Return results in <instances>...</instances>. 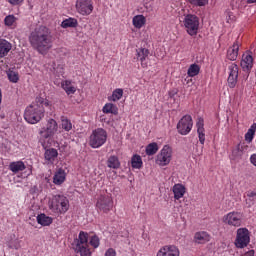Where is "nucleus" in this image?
<instances>
[{"instance_id": "obj_1", "label": "nucleus", "mask_w": 256, "mask_h": 256, "mask_svg": "<svg viewBox=\"0 0 256 256\" xmlns=\"http://www.w3.org/2000/svg\"><path fill=\"white\" fill-rule=\"evenodd\" d=\"M29 43L35 51L40 55H47L50 49L53 47V36L51 31L45 26L36 27L28 37Z\"/></svg>"}, {"instance_id": "obj_2", "label": "nucleus", "mask_w": 256, "mask_h": 256, "mask_svg": "<svg viewBox=\"0 0 256 256\" xmlns=\"http://www.w3.org/2000/svg\"><path fill=\"white\" fill-rule=\"evenodd\" d=\"M52 106L53 104L46 97H36L35 101L25 109V121L30 125H37L45 117V108L51 109Z\"/></svg>"}, {"instance_id": "obj_3", "label": "nucleus", "mask_w": 256, "mask_h": 256, "mask_svg": "<svg viewBox=\"0 0 256 256\" xmlns=\"http://www.w3.org/2000/svg\"><path fill=\"white\" fill-rule=\"evenodd\" d=\"M59 130V124L53 118L47 120L46 127H43L39 131V143L43 149H49L55 143V134Z\"/></svg>"}, {"instance_id": "obj_4", "label": "nucleus", "mask_w": 256, "mask_h": 256, "mask_svg": "<svg viewBox=\"0 0 256 256\" xmlns=\"http://www.w3.org/2000/svg\"><path fill=\"white\" fill-rule=\"evenodd\" d=\"M48 207L55 215H65L69 211V198L65 195L57 194L49 201Z\"/></svg>"}, {"instance_id": "obj_5", "label": "nucleus", "mask_w": 256, "mask_h": 256, "mask_svg": "<svg viewBox=\"0 0 256 256\" xmlns=\"http://www.w3.org/2000/svg\"><path fill=\"white\" fill-rule=\"evenodd\" d=\"M74 251L80 256H91V248L89 247V233L80 231L78 238L74 240Z\"/></svg>"}, {"instance_id": "obj_6", "label": "nucleus", "mask_w": 256, "mask_h": 256, "mask_svg": "<svg viewBox=\"0 0 256 256\" xmlns=\"http://www.w3.org/2000/svg\"><path fill=\"white\" fill-rule=\"evenodd\" d=\"M107 143V130L103 128H96L92 131L89 137V145L92 149H99Z\"/></svg>"}, {"instance_id": "obj_7", "label": "nucleus", "mask_w": 256, "mask_h": 256, "mask_svg": "<svg viewBox=\"0 0 256 256\" xmlns=\"http://www.w3.org/2000/svg\"><path fill=\"white\" fill-rule=\"evenodd\" d=\"M184 28L186 33L190 35V37H195L197 33H199V18L195 14H187L184 16L183 20Z\"/></svg>"}, {"instance_id": "obj_8", "label": "nucleus", "mask_w": 256, "mask_h": 256, "mask_svg": "<svg viewBox=\"0 0 256 256\" xmlns=\"http://www.w3.org/2000/svg\"><path fill=\"white\" fill-rule=\"evenodd\" d=\"M75 9L78 15L89 17L93 13L95 6L93 5V0H76Z\"/></svg>"}, {"instance_id": "obj_9", "label": "nucleus", "mask_w": 256, "mask_h": 256, "mask_svg": "<svg viewBox=\"0 0 256 256\" xmlns=\"http://www.w3.org/2000/svg\"><path fill=\"white\" fill-rule=\"evenodd\" d=\"M224 225H229V227H241L243 225V213L232 211L227 213L222 218Z\"/></svg>"}, {"instance_id": "obj_10", "label": "nucleus", "mask_w": 256, "mask_h": 256, "mask_svg": "<svg viewBox=\"0 0 256 256\" xmlns=\"http://www.w3.org/2000/svg\"><path fill=\"white\" fill-rule=\"evenodd\" d=\"M193 129V117L184 115L177 124V131L180 135H189Z\"/></svg>"}, {"instance_id": "obj_11", "label": "nucleus", "mask_w": 256, "mask_h": 256, "mask_svg": "<svg viewBox=\"0 0 256 256\" xmlns=\"http://www.w3.org/2000/svg\"><path fill=\"white\" fill-rule=\"evenodd\" d=\"M237 81H239V66L236 63H230L228 66V87L235 89L237 87Z\"/></svg>"}, {"instance_id": "obj_12", "label": "nucleus", "mask_w": 256, "mask_h": 256, "mask_svg": "<svg viewBox=\"0 0 256 256\" xmlns=\"http://www.w3.org/2000/svg\"><path fill=\"white\" fill-rule=\"evenodd\" d=\"M96 208L102 213H109L113 209V198L109 195H100L96 202Z\"/></svg>"}, {"instance_id": "obj_13", "label": "nucleus", "mask_w": 256, "mask_h": 256, "mask_svg": "<svg viewBox=\"0 0 256 256\" xmlns=\"http://www.w3.org/2000/svg\"><path fill=\"white\" fill-rule=\"evenodd\" d=\"M250 237H249V230L247 228H239L237 230L235 246L238 249H243L249 245Z\"/></svg>"}, {"instance_id": "obj_14", "label": "nucleus", "mask_w": 256, "mask_h": 256, "mask_svg": "<svg viewBox=\"0 0 256 256\" xmlns=\"http://www.w3.org/2000/svg\"><path fill=\"white\" fill-rule=\"evenodd\" d=\"M181 252L175 245H166L160 248L156 256H180Z\"/></svg>"}, {"instance_id": "obj_15", "label": "nucleus", "mask_w": 256, "mask_h": 256, "mask_svg": "<svg viewBox=\"0 0 256 256\" xmlns=\"http://www.w3.org/2000/svg\"><path fill=\"white\" fill-rule=\"evenodd\" d=\"M240 65L246 73H249L253 69V55H251V52L247 51L242 55Z\"/></svg>"}, {"instance_id": "obj_16", "label": "nucleus", "mask_w": 256, "mask_h": 256, "mask_svg": "<svg viewBox=\"0 0 256 256\" xmlns=\"http://www.w3.org/2000/svg\"><path fill=\"white\" fill-rule=\"evenodd\" d=\"M196 129L198 133L199 142L201 145H205V120L200 117L196 122Z\"/></svg>"}, {"instance_id": "obj_17", "label": "nucleus", "mask_w": 256, "mask_h": 256, "mask_svg": "<svg viewBox=\"0 0 256 256\" xmlns=\"http://www.w3.org/2000/svg\"><path fill=\"white\" fill-rule=\"evenodd\" d=\"M211 241V235L206 231L196 232L194 235V243L198 245H205V243H209Z\"/></svg>"}, {"instance_id": "obj_18", "label": "nucleus", "mask_w": 256, "mask_h": 256, "mask_svg": "<svg viewBox=\"0 0 256 256\" xmlns=\"http://www.w3.org/2000/svg\"><path fill=\"white\" fill-rule=\"evenodd\" d=\"M149 53V49L147 48H138L136 50L137 60L140 61L141 67H143V69L147 68V63L145 61H147Z\"/></svg>"}, {"instance_id": "obj_19", "label": "nucleus", "mask_w": 256, "mask_h": 256, "mask_svg": "<svg viewBox=\"0 0 256 256\" xmlns=\"http://www.w3.org/2000/svg\"><path fill=\"white\" fill-rule=\"evenodd\" d=\"M173 194H174V199L176 201H179V199H183L185 196V193H187V188L183 184H175L172 188Z\"/></svg>"}, {"instance_id": "obj_20", "label": "nucleus", "mask_w": 256, "mask_h": 256, "mask_svg": "<svg viewBox=\"0 0 256 256\" xmlns=\"http://www.w3.org/2000/svg\"><path fill=\"white\" fill-rule=\"evenodd\" d=\"M11 49H13V45L9 41L0 39V59L7 57Z\"/></svg>"}, {"instance_id": "obj_21", "label": "nucleus", "mask_w": 256, "mask_h": 256, "mask_svg": "<svg viewBox=\"0 0 256 256\" xmlns=\"http://www.w3.org/2000/svg\"><path fill=\"white\" fill-rule=\"evenodd\" d=\"M237 57H239V42L236 41L227 51V59L229 61H237Z\"/></svg>"}, {"instance_id": "obj_22", "label": "nucleus", "mask_w": 256, "mask_h": 256, "mask_svg": "<svg viewBox=\"0 0 256 256\" xmlns=\"http://www.w3.org/2000/svg\"><path fill=\"white\" fill-rule=\"evenodd\" d=\"M38 225L42 227H49L53 224V217L47 216L45 213L38 214L36 217Z\"/></svg>"}, {"instance_id": "obj_23", "label": "nucleus", "mask_w": 256, "mask_h": 256, "mask_svg": "<svg viewBox=\"0 0 256 256\" xmlns=\"http://www.w3.org/2000/svg\"><path fill=\"white\" fill-rule=\"evenodd\" d=\"M66 178L67 173H65V170H63V168H60L54 174L53 183L54 185H63V183H65Z\"/></svg>"}, {"instance_id": "obj_24", "label": "nucleus", "mask_w": 256, "mask_h": 256, "mask_svg": "<svg viewBox=\"0 0 256 256\" xmlns=\"http://www.w3.org/2000/svg\"><path fill=\"white\" fill-rule=\"evenodd\" d=\"M173 155V149L169 145H164L160 151V157L162 161H171V156Z\"/></svg>"}, {"instance_id": "obj_25", "label": "nucleus", "mask_w": 256, "mask_h": 256, "mask_svg": "<svg viewBox=\"0 0 256 256\" xmlns=\"http://www.w3.org/2000/svg\"><path fill=\"white\" fill-rule=\"evenodd\" d=\"M44 158L46 161H55L59 156V152L54 148H44Z\"/></svg>"}, {"instance_id": "obj_26", "label": "nucleus", "mask_w": 256, "mask_h": 256, "mask_svg": "<svg viewBox=\"0 0 256 256\" xmlns=\"http://www.w3.org/2000/svg\"><path fill=\"white\" fill-rule=\"evenodd\" d=\"M103 113L111 115H119V108L113 103H106L102 108Z\"/></svg>"}, {"instance_id": "obj_27", "label": "nucleus", "mask_w": 256, "mask_h": 256, "mask_svg": "<svg viewBox=\"0 0 256 256\" xmlns=\"http://www.w3.org/2000/svg\"><path fill=\"white\" fill-rule=\"evenodd\" d=\"M145 23H147V18H145L143 15H136L132 19V25L136 29H141L143 26H145Z\"/></svg>"}, {"instance_id": "obj_28", "label": "nucleus", "mask_w": 256, "mask_h": 256, "mask_svg": "<svg viewBox=\"0 0 256 256\" xmlns=\"http://www.w3.org/2000/svg\"><path fill=\"white\" fill-rule=\"evenodd\" d=\"M60 121H61L60 127L66 133H69V131L73 129V123L69 118H67V116H61Z\"/></svg>"}, {"instance_id": "obj_29", "label": "nucleus", "mask_w": 256, "mask_h": 256, "mask_svg": "<svg viewBox=\"0 0 256 256\" xmlns=\"http://www.w3.org/2000/svg\"><path fill=\"white\" fill-rule=\"evenodd\" d=\"M244 154L245 152L243 151V144H238L232 150V159L239 161L243 159Z\"/></svg>"}, {"instance_id": "obj_30", "label": "nucleus", "mask_w": 256, "mask_h": 256, "mask_svg": "<svg viewBox=\"0 0 256 256\" xmlns=\"http://www.w3.org/2000/svg\"><path fill=\"white\" fill-rule=\"evenodd\" d=\"M79 25V22L76 18H67L62 21L61 27L62 29H69V27L75 28Z\"/></svg>"}, {"instance_id": "obj_31", "label": "nucleus", "mask_w": 256, "mask_h": 256, "mask_svg": "<svg viewBox=\"0 0 256 256\" xmlns=\"http://www.w3.org/2000/svg\"><path fill=\"white\" fill-rule=\"evenodd\" d=\"M145 151H146V155L151 157L155 155L157 151H159V144H157L156 142H152L146 146Z\"/></svg>"}, {"instance_id": "obj_32", "label": "nucleus", "mask_w": 256, "mask_h": 256, "mask_svg": "<svg viewBox=\"0 0 256 256\" xmlns=\"http://www.w3.org/2000/svg\"><path fill=\"white\" fill-rule=\"evenodd\" d=\"M4 24L6 27H11L15 29L17 27V17L15 15H8L4 18Z\"/></svg>"}, {"instance_id": "obj_33", "label": "nucleus", "mask_w": 256, "mask_h": 256, "mask_svg": "<svg viewBox=\"0 0 256 256\" xmlns=\"http://www.w3.org/2000/svg\"><path fill=\"white\" fill-rule=\"evenodd\" d=\"M25 169V164L23 161H15L10 164V170L12 173H19V171H23Z\"/></svg>"}, {"instance_id": "obj_34", "label": "nucleus", "mask_w": 256, "mask_h": 256, "mask_svg": "<svg viewBox=\"0 0 256 256\" xmlns=\"http://www.w3.org/2000/svg\"><path fill=\"white\" fill-rule=\"evenodd\" d=\"M62 89L66 91L67 95H73L77 91L75 86H71L70 80H65L64 82H62Z\"/></svg>"}, {"instance_id": "obj_35", "label": "nucleus", "mask_w": 256, "mask_h": 256, "mask_svg": "<svg viewBox=\"0 0 256 256\" xmlns=\"http://www.w3.org/2000/svg\"><path fill=\"white\" fill-rule=\"evenodd\" d=\"M201 71V67L198 64H191L188 68V77H197V74Z\"/></svg>"}, {"instance_id": "obj_36", "label": "nucleus", "mask_w": 256, "mask_h": 256, "mask_svg": "<svg viewBox=\"0 0 256 256\" xmlns=\"http://www.w3.org/2000/svg\"><path fill=\"white\" fill-rule=\"evenodd\" d=\"M192 7H207L209 0H187Z\"/></svg>"}, {"instance_id": "obj_37", "label": "nucleus", "mask_w": 256, "mask_h": 256, "mask_svg": "<svg viewBox=\"0 0 256 256\" xmlns=\"http://www.w3.org/2000/svg\"><path fill=\"white\" fill-rule=\"evenodd\" d=\"M122 97H123V89L118 88V89H115L112 92V95L110 97V101L116 102V101H119Z\"/></svg>"}, {"instance_id": "obj_38", "label": "nucleus", "mask_w": 256, "mask_h": 256, "mask_svg": "<svg viewBox=\"0 0 256 256\" xmlns=\"http://www.w3.org/2000/svg\"><path fill=\"white\" fill-rule=\"evenodd\" d=\"M246 204L248 207H253V205H256V192H248Z\"/></svg>"}, {"instance_id": "obj_39", "label": "nucleus", "mask_w": 256, "mask_h": 256, "mask_svg": "<svg viewBox=\"0 0 256 256\" xmlns=\"http://www.w3.org/2000/svg\"><path fill=\"white\" fill-rule=\"evenodd\" d=\"M7 75L11 83H17V81H19V73L16 71L8 70Z\"/></svg>"}, {"instance_id": "obj_40", "label": "nucleus", "mask_w": 256, "mask_h": 256, "mask_svg": "<svg viewBox=\"0 0 256 256\" xmlns=\"http://www.w3.org/2000/svg\"><path fill=\"white\" fill-rule=\"evenodd\" d=\"M89 243L91 247H93L94 249H97L99 245H101V240L99 239V236L94 235L90 237Z\"/></svg>"}, {"instance_id": "obj_41", "label": "nucleus", "mask_w": 256, "mask_h": 256, "mask_svg": "<svg viewBox=\"0 0 256 256\" xmlns=\"http://www.w3.org/2000/svg\"><path fill=\"white\" fill-rule=\"evenodd\" d=\"M254 137H255V130L250 128L245 134V141H247V143H251Z\"/></svg>"}, {"instance_id": "obj_42", "label": "nucleus", "mask_w": 256, "mask_h": 256, "mask_svg": "<svg viewBox=\"0 0 256 256\" xmlns=\"http://www.w3.org/2000/svg\"><path fill=\"white\" fill-rule=\"evenodd\" d=\"M107 167L110 169H119V167H121V163L119 161H108Z\"/></svg>"}, {"instance_id": "obj_43", "label": "nucleus", "mask_w": 256, "mask_h": 256, "mask_svg": "<svg viewBox=\"0 0 256 256\" xmlns=\"http://www.w3.org/2000/svg\"><path fill=\"white\" fill-rule=\"evenodd\" d=\"M132 169H141L143 167V161H131Z\"/></svg>"}, {"instance_id": "obj_44", "label": "nucleus", "mask_w": 256, "mask_h": 256, "mask_svg": "<svg viewBox=\"0 0 256 256\" xmlns=\"http://www.w3.org/2000/svg\"><path fill=\"white\" fill-rule=\"evenodd\" d=\"M3 151H9L11 149V142L9 140H4L2 143Z\"/></svg>"}, {"instance_id": "obj_45", "label": "nucleus", "mask_w": 256, "mask_h": 256, "mask_svg": "<svg viewBox=\"0 0 256 256\" xmlns=\"http://www.w3.org/2000/svg\"><path fill=\"white\" fill-rule=\"evenodd\" d=\"M104 256H117V252L113 248L106 250Z\"/></svg>"}, {"instance_id": "obj_46", "label": "nucleus", "mask_w": 256, "mask_h": 256, "mask_svg": "<svg viewBox=\"0 0 256 256\" xmlns=\"http://www.w3.org/2000/svg\"><path fill=\"white\" fill-rule=\"evenodd\" d=\"M10 5H22L24 0H7Z\"/></svg>"}, {"instance_id": "obj_47", "label": "nucleus", "mask_w": 256, "mask_h": 256, "mask_svg": "<svg viewBox=\"0 0 256 256\" xmlns=\"http://www.w3.org/2000/svg\"><path fill=\"white\" fill-rule=\"evenodd\" d=\"M131 161H141V156L138 154H134L131 158Z\"/></svg>"}, {"instance_id": "obj_48", "label": "nucleus", "mask_w": 256, "mask_h": 256, "mask_svg": "<svg viewBox=\"0 0 256 256\" xmlns=\"http://www.w3.org/2000/svg\"><path fill=\"white\" fill-rule=\"evenodd\" d=\"M158 165H159V167H165V166L169 165V162H167V161H160L158 163Z\"/></svg>"}, {"instance_id": "obj_49", "label": "nucleus", "mask_w": 256, "mask_h": 256, "mask_svg": "<svg viewBox=\"0 0 256 256\" xmlns=\"http://www.w3.org/2000/svg\"><path fill=\"white\" fill-rule=\"evenodd\" d=\"M109 161H119V158H117V156H111Z\"/></svg>"}, {"instance_id": "obj_50", "label": "nucleus", "mask_w": 256, "mask_h": 256, "mask_svg": "<svg viewBox=\"0 0 256 256\" xmlns=\"http://www.w3.org/2000/svg\"><path fill=\"white\" fill-rule=\"evenodd\" d=\"M250 161H256V154H252L250 156Z\"/></svg>"}, {"instance_id": "obj_51", "label": "nucleus", "mask_w": 256, "mask_h": 256, "mask_svg": "<svg viewBox=\"0 0 256 256\" xmlns=\"http://www.w3.org/2000/svg\"><path fill=\"white\" fill-rule=\"evenodd\" d=\"M247 3H248V4L256 3V0H247Z\"/></svg>"}, {"instance_id": "obj_52", "label": "nucleus", "mask_w": 256, "mask_h": 256, "mask_svg": "<svg viewBox=\"0 0 256 256\" xmlns=\"http://www.w3.org/2000/svg\"><path fill=\"white\" fill-rule=\"evenodd\" d=\"M2 100H3V94L1 93V89H0V104Z\"/></svg>"}, {"instance_id": "obj_53", "label": "nucleus", "mask_w": 256, "mask_h": 256, "mask_svg": "<svg viewBox=\"0 0 256 256\" xmlns=\"http://www.w3.org/2000/svg\"><path fill=\"white\" fill-rule=\"evenodd\" d=\"M252 165L256 167V161H252Z\"/></svg>"}]
</instances>
